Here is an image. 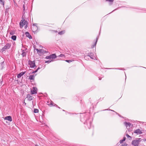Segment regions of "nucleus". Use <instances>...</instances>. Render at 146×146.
Instances as JSON below:
<instances>
[{
	"label": "nucleus",
	"mask_w": 146,
	"mask_h": 146,
	"mask_svg": "<svg viewBox=\"0 0 146 146\" xmlns=\"http://www.w3.org/2000/svg\"><path fill=\"white\" fill-rule=\"evenodd\" d=\"M141 141V138H137L132 141L131 144L134 146H138Z\"/></svg>",
	"instance_id": "f257e3e1"
},
{
	"label": "nucleus",
	"mask_w": 146,
	"mask_h": 146,
	"mask_svg": "<svg viewBox=\"0 0 146 146\" xmlns=\"http://www.w3.org/2000/svg\"><path fill=\"white\" fill-rule=\"evenodd\" d=\"M11 46V44L9 43H7L1 50V51L2 52L5 51L6 50L9 49Z\"/></svg>",
	"instance_id": "f03ea898"
},
{
	"label": "nucleus",
	"mask_w": 146,
	"mask_h": 146,
	"mask_svg": "<svg viewBox=\"0 0 146 146\" xmlns=\"http://www.w3.org/2000/svg\"><path fill=\"white\" fill-rule=\"evenodd\" d=\"M25 24H28L27 21L22 20L19 23L21 28H22Z\"/></svg>",
	"instance_id": "7ed1b4c3"
},
{
	"label": "nucleus",
	"mask_w": 146,
	"mask_h": 146,
	"mask_svg": "<svg viewBox=\"0 0 146 146\" xmlns=\"http://www.w3.org/2000/svg\"><path fill=\"white\" fill-rule=\"evenodd\" d=\"M28 63L30 66V67L31 68H34L36 66L35 61H32L31 60H29L28 61Z\"/></svg>",
	"instance_id": "20e7f679"
},
{
	"label": "nucleus",
	"mask_w": 146,
	"mask_h": 146,
	"mask_svg": "<svg viewBox=\"0 0 146 146\" xmlns=\"http://www.w3.org/2000/svg\"><path fill=\"white\" fill-rule=\"evenodd\" d=\"M87 56H89L91 59H94L95 58V57L94 56V54L92 53H88V56H85V58H87Z\"/></svg>",
	"instance_id": "39448f33"
},
{
	"label": "nucleus",
	"mask_w": 146,
	"mask_h": 146,
	"mask_svg": "<svg viewBox=\"0 0 146 146\" xmlns=\"http://www.w3.org/2000/svg\"><path fill=\"white\" fill-rule=\"evenodd\" d=\"M37 88L35 87H33V90L31 91V93L32 94H33L37 93Z\"/></svg>",
	"instance_id": "423d86ee"
},
{
	"label": "nucleus",
	"mask_w": 146,
	"mask_h": 146,
	"mask_svg": "<svg viewBox=\"0 0 146 146\" xmlns=\"http://www.w3.org/2000/svg\"><path fill=\"white\" fill-rule=\"evenodd\" d=\"M134 133H136L138 134H141L142 133V132L140 130V129H137L135 130L134 131Z\"/></svg>",
	"instance_id": "0eeeda50"
},
{
	"label": "nucleus",
	"mask_w": 146,
	"mask_h": 146,
	"mask_svg": "<svg viewBox=\"0 0 146 146\" xmlns=\"http://www.w3.org/2000/svg\"><path fill=\"white\" fill-rule=\"evenodd\" d=\"M5 63L4 61L1 62L0 63V70H1L3 69L4 68Z\"/></svg>",
	"instance_id": "6e6552de"
},
{
	"label": "nucleus",
	"mask_w": 146,
	"mask_h": 146,
	"mask_svg": "<svg viewBox=\"0 0 146 146\" xmlns=\"http://www.w3.org/2000/svg\"><path fill=\"white\" fill-rule=\"evenodd\" d=\"M5 119L6 120H7L8 121H11L12 120L11 117L10 116L5 117Z\"/></svg>",
	"instance_id": "1a4fd4ad"
},
{
	"label": "nucleus",
	"mask_w": 146,
	"mask_h": 146,
	"mask_svg": "<svg viewBox=\"0 0 146 146\" xmlns=\"http://www.w3.org/2000/svg\"><path fill=\"white\" fill-rule=\"evenodd\" d=\"M25 34L27 37H28L30 39H32V37L28 32H26Z\"/></svg>",
	"instance_id": "9d476101"
},
{
	"label": "nucleus",
	"mask_w": 146,
	"mask_h": 146,
	"mask_svg": "<svg viewBox=\"0 0 146 146\" xmlns=\"http://www.w3.org/2000/svg\"><path fill=\"white\" fill-rule=\"evenodd\" d=\"M27 98L28 100L29 101L32 100L33 99L32 96L29 95V94L27 95Z\"/></svg>",
	"instance_id": "9b49d317"
},
{
	"label": "nucleus",
	"mask_w": 146,
	"mask_h": 146,
	"mask_svg": "<svg viewBox=\"0 0 146 146\" xmlns=\"http://www.w3.org/2000/svg\"><path fill=\"white\" fill-rule=\"evenodd\" d=\"M25 72H22L19 74L17 75V78H20L23 75L25 74Z\"/></svg>",
	"instance_id": "f8f14e48"
},
{
	"label": "nucleus",
	"mask_w": 146,
	"mask_h": 146,
	"mask_svg": "<svg viewBox=\"0 0 146 146\" xmlns=\"http://www.w3.org/2000/svg\"><path fill=\"white\" fill-rule=\"evenodd\" d=\"M22 53L21 55L23 57L25 56L26 55V52H25L23 50H22Z\"/></svg>",
	"instance_id": "ddd939ff"
},
{
	"label": "nucleus",
	"mask_w": 146,
	"mask_h": 146,
	"mask_svg": "<svg viewBox=\"0 0 146 146\" xmlns=\"http://www.w3.org/2000/svg\"><path fill=\"white\" fill-rule=\"evenodd\" d=\"M124 124L127 127L128 126H130L131 125V123H127L126 122H124Z\"/></svg>",
	"instance_id": "4468645a"
},
{
	"label": "nucleus",
	"mask_w": 146,
	"mask_h": 146,
	"mask_svg": "<svg viewBox=\"0 0 146 146\" xmlns=\"http://www.w3.org/2000/svg\"><path fill=\"white\" fill-rule=\"evenodd\" d=\"M35 76L34 75H31L29 76V79L30 80H34Z\"/></svg>",
	"instance_id": "2eb2a0df"
},
{
	"label": "nucleus",
	"mask_w": 146,
	"mask_h": 146,
	"mask_svg": "<svg viewBox=\"0 0 146 146\" xmlns=\"http://www.w3.org/2000/svg\"><path fill=\"white\" fill-rule=\"evenodd\" d=\"M47 52V51H46L45 50H44L43 49H40V54L46 53Z\"/></svg>",
	"instance_id": "dca6fc26"
},
{
	"label": "nucleus",
	"mask_w": 146,
	"mask_h": 146,
	"mask_svg": "<svg viewBox=\"0 0 146 146\" xmlns=\"http://www.w3.org/2000/svg\"><path fill=\"white\" fill-rule=\"evenodd\" d=\"M51 58L54 59L56 57V55L55 54H52L50 55Z\"/></svg>",
	"instance_id": "f3484780"
},
{
	"label": "nucleus",
	"mask_w": 146,
	"mask_h": 146,
	"mask_svg": "<svg viewBox=\"0 0 146 146\" xmlns=\"http://www.w3.org/2000/svg\"><path fill=\"white\" fill-rule=\"evenodd\" d=\"M17 37L15 35H13L11 36V39L14 40H16Z\"/></svg>",
	"instance_id": "a211bd4d"
},
{
	"label": "nucleus",
	"mask_w": 146,
	"mask_h": 146,
	"mask_svg": "<svg viewBox=\"0 0 146 146\" xmlns=\"http://www.w3.org/2000/svg\"><path fill=\"white\" fill-rule=\"evenodd\" d=\"M65 31H62L58 33V34L60 35H62L64 33Z\"/></svg>",
	"instance_id": "6ab92c4d"
},
{
	"label": "nucleus",
	"mask_w": 146,
	"mask_h": 146,
	"mask_svg": "<svg viewBox=\"0 0 146 146\" xmlns=\"http://www.w3.org/2000/svg\"><path fill=\"white\" fill-rule=\"evenodd\" d=\"M34 112L35 113H37L38 112V110L37 109H34Z\"/></svg>",
	"instance_id": "aec40b11"
},
{
	"label": "nucleus",
	"mask_w": 146,
	"mask_h": 146,
	"mask_svg": "<svg viewBox=\"0 0 146 146\" xmlns=\"http://www.w3.org/2000/svg\"><path fill=\"white\" fill-rule=\"evenodd\" d=\"M0 3L4 6V2L2 1V0H0Z\"/></svg>",
	"instance_id": "412c9836"
},
{
	"label": "nucleus",
	"mask_w": 146,
	"mask_h": 146,
	"mask_svg": "<svg viewBox=\"0 0 146 146\" xmlns=\"http://www.w3.org/2000/svg\"><path fill=\"white\" fill-rule=\"evenodd\" d=\"M98 38L97 37L96 41L95 42V44H94V45L93 46V47H92V48H93L94 46H96V44L97 40H98Z\"/></svg>",
	"instance_id": "4be33fe9"
},
{
	"label": "nucleus",
	"mask_w": 146,
	"mask_h": 146,
	"mask_svg": "<svg viewBox=\"0 0 146 146\" xmlns=\"http://www.w3.org/2000/svg\"><path fill=\"white\" fill-rule=\"evenodd\" d=\"M58 57H65L64 55L63 54H60V55H59L58 56Z\"/></svg>",
	"instance_id": "5701e85b"
},
{
	"label": "nucleus",
	"mask_w": 146,
	"mask_h": 146,
	"mask_svg": "<svg viewBox=\"0 0 146 146\" xmlns=\"http://www.w3.org/2000/svg\"><path fill=\"white\" fill-rule=\"evenodd\" d=\"M40 68L38 67L35 71L33 72L32 73H36L37 72L38 70L40 69Z\"/></svg>",
	"instance_id": "b1692460"
},
{
	"label": "nucleus",
	"mask_w": 146,
	"mask_h": 146,
	"mask_svg": "<svg viewBox=\"0 0 146 146\" xmlns=\"http://www.w3.org/2000/svg\"><path fill=\"white\" fill-rule=\"evenodd\" d=\"M45 58L46 59H51L50 55V56H46V57Z\"/></svg>",
	"instance_id": "393cba45"
},
{
	"label": "nucleus",
	"mask_w": 146,
	"mask_h": 146,
	"mask_svg": "<svg viewBox=\"0 0 146 146\" xmlns=\"http://www.w3.org/2000/svg\"><path fill=\"white\" fill-rule=\"evenodd\" d=\"M53 61V60H48L45 61V63H50V62H51L52 61Z\"/></svg>",
	"instance_id": "a878e982"
},
{
	"label": "nucleus",
	"mask_w": 146,
	"mask_h": 146,
	"mask_svg": "<svg viewBox=\"0 0 146 146\" xmlns=\"http://www.w3.org/2000/svg\"><path fill=\"white\" fill-rule=\"evenodd\" d=\"M36 50L37 51V53H38V54H39L40 52V50H39L38 49L36 48Z\"/></svg>",
	"instance_id": "bb28decb"
},
{
	"label": "nucleus",
	"mask_w": 146,
	"mask_h": 146,
	"mask_svg": "<svg viewBox=\"0 0 146 146\" xmlns=\"http://www.w3.org/2000/svg\"><path fill=\"white\" fill-rule=\"evenodd\" d=\"M127 144L126 143H124L121 145V146H127Z\"/></svg>",
	"instance_id": "cd10ccee"
},
{
	"label": "nucleus",
	"mask_w": 146,
	"mask_h": 146,
	"mask_svg": "<svg viewBox=\"0 0 146 146\" xmlns=\"http://www.w3.org/2000/svg\"><path fill=\"white\" fill-rule=\"evenodd\" d=\"M65 61L68 62V63H70V62H71L72 61V60H65Z\"/></svg>",
	"instance_id": "c85d7f7f"
},
{
	"label": "nucleus",
	"mask_w": 146,
	"mask_h": 146,
	"mask_svg": "<svg viewBox=\"0 0 146 146\" xmlns=\"http://www.w3.org/2000/svg\"><path fill=\"white\" fill-rule=\"evenodd\" d=\"M126 136L127 138H131V137L128 134H126Z\"/></svg>",
	"instance_id": "c756f323"
},
{
	"label": "nucleus",
	"mask_w": 146,
	"mask_h": 146,
	"mask_svg": "<svg viewBox=\"0 0 146 146\" xmlns=\"http://www.w3.org/2000/svg\"><path fill=\"white\" fill-rule=\"evenodd\" d=\"M25 17V16L23 15L22 16V20H25V19H24V18Z\"/></svg>",
	"instance_id": "7c9ffc66"
},
{
	"label": "nucleus",
	"mask_w": 146,
	"mask_h": 146,
	"mask_svg": "<svg viewBox=\"0 0 146 146\" xmlns=\"http://www.w3.org/2000/svg\"><path fill=\"white\" fill-rule=\"evenodd\" d=\"M107 1H108L110 2H113L114 0H106Z\"/></svg>",
	"instance_id": "2f4dec72"
},
{
	"label": "nucleus",
	"mask_w": 146,
	"mask_h": 146,
	"mask_svg": "<svg viewBox=\"0 0 146 146\" xmlns=\"http://www.w3.org/2000/svg\"><path fill=\"white\" fill-rule=\"evenodd\" d=\"M33 29L34 28H35V29H37V27L36 26H34L33 27Z\"/></svg>",
	"instance_id": "473e14b6"
},
{
	"label": "nucleus",
	"mask_w": 146,
	"mask_h": 146,
	"mask_svg": "<svg viewBox=\"0 0 146 146\" xmlns=\"http://www.w3.org/2000/svg\"><path fill=\"white\" fill-rule=\"evenodd\" d=\"M123 141H124L122 139L120 140V142L121 143H122Z\"/></svg>",
	"instance_id": "72a5a7b5"
},
{
	"label": "nucleus",
	"mask_w": 146,
	"mask_h": 146,
	"mask_svg": "<svg viewBox=\"0 0 146 146\" xmlns=\"http://www.w3.org/2000/svg\"><path fill=\"white\" fill-rule=\"evenodd\" d=\"M27 25L28 24H25V29H26L27 28Z\"/></svg>",
	"instance_id": "f704fd0d"
},
{
	"label": "nucleus",
	"mask_w": 146,
	"mask_h": 146,
	"mask_svg": "<svg viewBox=\"0 0 146 146\" xmlns=\"http://www.w3.org/2000/svg\"><path fill=\"white\" fill-rule=\"evenodd\" d=\"M23 11H25V5H23Z\"/></svg>",
	"instance_id": "c9c22d12"
},
{
	"label": "nucleus",
	"mask_w": 146,
	"mask_h": 146,
	"mask_svg": "<svg viewBox=\"0 0 146 146\" xmlns=\"http://www.w3.org/2000/svg\"><path fill=\"white\" fill-rule=\"evenodd\" d=\"M125 137H124L123 138V139H122L124 141L125 140Z\"/></svg>",
	"instance_id": "e433bc0d"
},
{
	"label": "nucleus",
	"mask_w": 146,
	"mask_h": 146,
	"mask_svg": "<svg viewBox=\"0 0 146 146\" xmlns=\"http://www.w3.org/2000/svg\"><path fill=\"white\" fill-rule=\"evenodd\" d=\"M33 47H34V48L35 49V46H33Z\"/></svg>",
	"instance_id": "4c0bfd02"
},
{
	"label": "nucleus",
	"mask_w": 146,
	"mask_h": 146,
	"mask_svg": "<svg viewBox=\"0 0 146 146\" xmlns=\"http://www.w3.org/2000/svg\"><path fill=\"white\" fill-rule=\"evenodd\" d=\"M56 33H57V31H54Z\"/></svg>",
	"instance_id": "58836bf2"
},
{
	"label": "nucleus",
	"mask_w": 146,
	"mask_h": 146,
	"mask_svg": "<svg viewBox=\"0 0 146 146\" xmlns=\"http://www.w3.org/2000/svg\"><path fill=\"white\" fill-rule=\"evenodd\" d=\"M144 141H146V139H144Z\"/></svg>",
	"instance_id": "ea45409f"
},
{
	"label": "nucleus",
	"mask_w": 146,
	"mask_h": 146,
	"mask_svg": "<svg viewBox=\"0 0 146 146\" xmlns=\"http://www.w3.org/2000/svg\"><path fill=\"white\" fill-rule=\"evenodd\" d=\"M101 78H99V80H101Z\"/></svg>",
	"instance_id": "a19ab883"
},
{
	"label": "nucleus",
	"mask_w": 146,
	"mask_h": 146,
	"mask_svg": "<svg viewBox=\"0 0 146 146\" xmlns=\"http://www.w3.org/2000/svg\"><path fill=\"white\" fill-rule=\"evenodd\" d=\"M35 146H39L38 145H35Z\"/></svg>",
	"instance_id": "79ce46f5"
},
{
	"label": "nucleus",
	"mask_w": 146,
	"mask_h": 146,
	"mask_svg": "<svg viewBox=\"0 0 146 146\" xmlns=\"http://www.w3.org/2000/svg\"><path fill=\"white\" fill-rule=\"evenodd\" d=\"M24 104H25V105H26V103H24Z\"/></svg>",
	"instance_id": "37998d69"
},
{
	"label": "nucleus",
	"mask_w": 146,
	"mask_h": 146,
	"mask_svg": "<svg viewBox=\"0 0 146 146\" xmlns=\"http://www.w3.org/2000/svg\"><path fill=\"white\" fill-rule=\"evenodd\" d=\"M24 104H25V105H26V103H24Z\"/></svg>",
	"instance_id": "c03bdc74"
},
{
	"label": "nucleus",
	"mask_w": 146,
	"mask_h": 146,
	"mask_svg": "<svg viewBox=\"0 0 146 146\" xmlns=\"http://www.w3.org/2000/svg\"><path fill=\"white\" fill-rule=\"evenodd\" d=\"M50 104L52 105V103H51V104Z\"/></svg>",
	"instance_id": "a18cd8bd"
},
{
	"label": "nucleus",
	"mask_w": 146,
	"mask_h": 146,
	"mask_svg": "<svg viewBox=\"0 0 146 146\" xmlns=\"http://www.w3.org/2000/svg\"><path fill=\"white\" fill-rule=\"evenodd\" d=\"M111 111H114L113 110H111Z\"/></svg>",
	"instance_id": "49530a36"
},
{
	"label": "nucleus",
	"mask_w": 146,
	"mask_h": 146,
	"mask_svg": "<svg viewBox=\"0 0 146 146\" xmlns=\"http://www.w3.org/2000/svg\"><path fill=\"white\" fill-rule=\"evenodd\" d=\"M5 12H7V11H5Z\"/></svg>",
	"instance_id": "de8ad7c7"
}]
</instances>
